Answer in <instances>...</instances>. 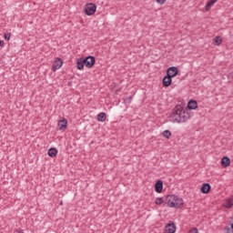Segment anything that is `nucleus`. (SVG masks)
I'll return each instance as SVG.
<instances>
[{
  "instance_id": "1",
  "label": "nucleus",
  "mask_w": 233,
  "mask_h": 233,
  "mask_svg": "<svg viewBox=\"0 0 233 233\" xmlns=\"http://www.w3.org/2000/svg\"><path fill=\"white\" fill-rule=\"evenodd\" d=\"M190 119V114L182 106H177L170 115V120L173 123H187Z\"/></svg>"
},
{
  "instance_id": "2",
  "label": "nucleus",
  "mask_w": 233,
  "mask_h": 233,
  "mask_svg": "<svg viewBox=\"0 0 233 233\" xmlns=\"http://www.w3.org/2000/svg\"><path fill=\"white\" fill-rule=\"evenodd\" d=\"M166 205L169 208H181L184 201L177 195H167L166 196Z\"/></svg>"
},
{
  "instance_id": "3",
  "label": "nucleus",
  "mask_w": 233,
  "mask_h": 233,
  "mask_svg": "<svg viewBox=\"0 0 233 233\" xmlns=\"http://www.w3.org/2000/svg\"><path fill=\"white\" fill-rule=\"evenodd\" d=\"M96 10H97V5H96V4L94 3H89L86 5L85 14L86 15H94Z\"/></svg>"
},
{
  "instance_id": "4",
  "label": "nucleus",
  "mask_w": 233,
  "mask_h": 233,
  "mask_svg": "<svg viewBox=\"0 0 233 233\" xmlns=\"http://www.w3.org/2000/svg\"><path fill=\"white\" fill-rule=\"evenodd\" d=\"M85 66L86 68H92L96 65V57L93 56H88L86 58H84Z\"/></svg>"
},
{
  "instance_id": "5",
  "label": "nucleus",
  "mask_w": 233,
  "mask_h": 233,
  "mask_svg": "<svg viewBox=\"0 0 233 233\" xmlns=\"http://www.w3.org/2000/svg\"><path fill=\"white\" fill-rule=\"evenodd\" d=\"M165 233H176V224L170 220L164 228Z\"/></svg>"
},
{
  "instance_id": "6",
  "label": "nucleus",
  "mask_w": 233,
  "mask_h": 233,
  "mask_svg": "<svg viewBox=\"0 0 233 233\" xmlns=\"http://www.w3.org/2000/svg\"><path fill=\"white\" fill-rule=\"evenodd\" d=\"M167 74L170 77H176V76H177L179 74V69H177V67H176V66L168 67L167 70Z\"/></svg>"
},
{
  "instance_id": "7",
  "label": "nucleus",
  "mask_w": 233,
  "mask_h": 233,
  "mask_svg": "<svg viewBox=\"0 0 233 233\" xmlns=\"http://www.w3.org/2000/svg\"><path fill=\"white\" fill-rule=\"evenodd\" d=\"M63 66V59L56 58L52 66L53 72H56V70H59Z\"/></svg>"
},
{
  "instance_id": "8",
  "label": "nucleus",
  "mask_w": 233,
  "mask_h": 233,
  "mask_svg": "<svg viewBox=\"0 0 233 233\" xmlns=\"http://www.w3.org/2000/svg\"><path fill=\"white\" fill-rule=\"evenodd\" d=\"M57 127L59 130H66V127H68V120H66V118L59 120L57 123Z\"/></svg>"
},
{
  "instance_id": "9",
  "label": "nucleus",
  "mask_w": 233,
  "mask_h": 233,
  "mask_svg": "<svg viewBox=\"0 0 233 233\" xmlns=\"http://www.w3.org/2000/svg\"><path fill=\"white\" fill-rule=\"evenodd\" d=\"M162 85L163 86H165L166 88L170 86V85H172V76L167 75L166 76L163 77L162 80Z\"/></svg>"
},
{
  "instance_id": "10",
  "label": "nucleus",
  "mask_w": 233,
  "mask_h": 233,
  "mask_svg": "<svg viewBox=\"0 0 233 233\" xmlns=\"http://www.w3.org/2000/svg\"><path fill=\"white\" fill-rule=\"evenodd\" d=\"M211 188H212V187L210 186V184L204 183L201 186L200 192L202 194H208V192H210Z\"/></svg>"
},
{
  "instance_id": "11",
  "label": "nucleus",
  "mask_w": 233,
  "mask_h": 233,
  "mask_svg": "<svg viewBox=\"0 0 233 233\" xmlns=\"http://www.w3.org/2000/svg\"><path fill=\"white\" fill-rule=\"evenodd\" d=\"M155 191L157 194H161L163 192V180H157L155 184Z\"/></svg>"
},
{
  "instance_id": "12",
  "label": "nucleus",
  "mask_w": 233,
  "mask_h": 233,
  "mask_svg": "<svg viewBox=\"0 0 233 233\" xmlns=\"http://www.w3.org/2000/svg\"><path fill=\"white\" fill-rule=\"evenodd\" d=\"M76 68H77V70H83L85 68V58L84 57L77 58Z\"/></svg>"
},
{
  "instance_id": "13",
  "label": "nucleus",
  "mask_w": 233,
  "mask_h": 233,
  "mask_svg": "<svg viewBox=\"0 0 233 233\" xmlns=\"http://www.w3.org/2000/svg\"><path fill=\"white\" fill-rule=\"evenodd\" d=\"M188 110H196L198 108V101L191 99L187 103Z\"/></svg>"
},
{
  "instance_id": "14",
  "label": "nucleus",
  "mask_w": 233,
  "mask_h": 233,
  "mask_svg": "<svg viewBox=\"0 0 233 233\" xmlns=\"http://www.w3.org/2000/svg\"><path fill=\"white\" fill-rule=\"evenodd\" d=\"M221 167H223L224 168H227V167H230V157H222Z\"/></svg>"
},
{
  "instance_id": "15",
  "label": "nucleus",
  "mask_w": 233,
  "mask_h": 233,
  "mask_svg": "<svg viewBox=\"0 0 233 233\" xmlns=\"http://www.w3.org/2000/svg\"><path fill=\"white\" fill-rule=\"evenodd\" d=\"M164 204V207L165 205H167V197L164 198H157L156 200H155V205H158V207H161V205Z\"/></svg>"
},
{
  "instance_id": "16",
  "label": "nucleus",
  "mask_w": 233,
  "mask_h": 233,
  "mask_svg": "<svg viewBox=\"0 0 233 233\" xmlns=\"http://www.w3.org/2000/svg\"><path fill=\"white\" fill-rule=\"evenodd\" d=\"M97 121H100L101 123H105L106 121V113L101 112L96 116Z\"/></svg>"
},
{
  "instance_id": "17",
  "label": "nucleus",
  "mask_w": 233,
  "mask_h": 233,
  "mask_svg": "<svg viewBox=\"0 0 233 233\" xmlns=\"http://www.w3.org/2000/svg\"><path fill=\"white\" fill-rule=\"evenodd\" d=\"M216 3H218V0H210L209 2H208L205 6L206 12H209L210 8H212V6L216 5Z\"/></svg>"
},
{
  "instance_id": "18",
  "label": "nucleus",
  "mask_w": 233,
  "mask_h": 233,
  "mask_svg": "<svg viewBox=\"0 0 233 233\" xmlns=\"http://www.w3.org/2000/svg\"><path fill=\"white\" fill-rule=\"evenodd\" d=\"M47 154L49 157H56V156H57V148L56 147L49 148Z\"/></svg>"
},
{
  "instance_id": "19",
  "label": "nucleus",
  "mask_w": 233,
  "mask_h": 233,
  "mask_svg": "<svg viewBox=\"0 0 233 233\" xmlns=\"http://www.w3.org/2000/svg\"><path fill=\"white\" fill-rule=\"evenodd\" d=\"M224 207H225L226 208H232V207H233V198H228V199L225 201Z\"/></svg>"
},
{
  "instance_id": "20",
  "label": "nucleus",
  "mask_w": 233,
  "mask_h": 233,
  "mask_svg": "<svg viewBox=\"0 0 233 233\" xmlns=\"http://www.w3.org/2000/svg\"><path fill=\"white\" fill-rule=\"evenodd\" d=\"M214 45H216L217 46H219L221 45V43H223V38H221V36L218 35L214 38Z\"/></svg>"
},
{
  "instance_id": "21",
  "label": "nucleus",
  "mask_w": 233,
  "mask_h": 233,
  "mask_svg": "<svg viewBox=\"0 0 233 233\" xmlns=\"http://www.w3.org/2000/svg\"><path fill=\"white\" fill-rule=\"evenodd\" d=\"M162 136L163 137H166V139H170L171 136H172V132H170V130L166 129L162 132Z\"/></svg>"
},
{
  "instance_id": "22",
  "label": "nucleus",
  "mask_w": 233,
  "mask_h": 233,
  "mask_svg": "<svg viewBox=\"0 0 233 233\" xmlns=\"http://www.w3.org/2000/svg\"><path fill=\"white\" fill-rule=\"evenodd\" d=\"M12 36V33H5L4 35V38L6 40V41H10V37Z\"/></svg>"
},
{
  "instance_id": "23",
  "label": "nucleus",
  "mask_w": 233,
  "mask_h": 233,
  "mask_svg": "<svg viewBox=\"0 0 233 233\" xmlns=\"http://www.w3.org/2000/svg\"><path fill=\"white\" fill-rule=\"evenodd\" d=\"M224 230H226V233H233V229L230 228V227H228V226L225 227Z\"/></svg>"
},
{
  "instance_id": "24",
  "label": "nucleus",
  "mask_w": 233,
  "mask_h": 233,
  "mask_svg": "<svg viewBox=\"0 0 233 233\" xmlns=\"http://www.w3.org/2000/svg\"><path fill=\"white\" fill-rule=\"evenodd\" d=\"M189 233H199V230L198 229V228H193L189 230Z\"/></svg>"
},
{
  "instance_id": "25",
  "label": "nucleus",
  "mask_w": 233,
  "mask_h": 233,
  "mask_svg": "<svg viewBox=\"0 0 233 233\" xmlns=\"http://www.w3.org/2000/svg\"><path fill=\"white\" fill-rule=\"evenodd\" d=\"M125 101H126V103H128V104L132 103V96H130L127 98H126Z\"/></svg>"
},
{
  "instance_id": "26",
  "label": "nucleus",
  "mask_w": 233,
  "mask_h": 233,
  "mask_svg": "<svg viewBox=\"0 0 233 233\" xmlns=\"http://www.w3.org/2000/svg\"><path fill=\"white\" fill-rule=\"evenodd\" d=\"M167 0H157V3H158L159 5H165V2Z\"/></svg>"
},
{
  "instance_id": "27",
  "label": "nucleus",
  "mask_w": 233,
  "mask_h": 233,
  "mask_svg": "<svg viewBox=\"0 0 233 233\" xmlns=\"http://www.w3.org/2000/svg\"><path fill=\"white\" fill-rule=\"evenodd\" d=\"M18 233H25V231H23V229H20V231H18Z\"/></svg>"
},
{
  "instance_id": "28",
  "label": "nucleus",
  "mask_w": 233,
  "mask_h": 233,
  "mask_svg": "<svg viewBox=\"0 0 233 233\" xmlns=\"http://www.w3.org/2000/svg\"><path fill=\"white\" fill-rule=\"evenodd\" d=\"M4 43H5V42H3V41L0 40V46H1V45H3Z\"/></svg>"
},
{
  "instance_id": "29",
  "label": "nucleus",
  "mask_w": 233,
  "mask_h": 233,
  "mask_svg": "<svg viewBox=\"0 0 233 233\" xmlns=\"http://www.w3.org/2000/svg\"><path fill=\"white\" fill-rule=\"evenodd\" d=\"M60 205H63V201L60 202Z\"/></svg>"
}]
</instances>
